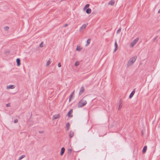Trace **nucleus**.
Returning <instances> with one entry per match:
<instances>
[{"label":"nucleus","instance_id":"obj_4","mask_svg":"<svg viewBox=\"0 0 160 160\" xmlns=\"http://www.w3.org/2000/svg\"><path fill=\"white\" fill-rule=\"evenodd\" d=\"M85 90L84 87L83 86L82 87L80 90L79 95V96L81 95L82 93L85 92Z\"/></svg>","mask_w":160,"mask_h":160},{"label":"nucleus","instance_id":"obj_1","mask_svg":"<svg viewBox=\"0 0 160 160\" xmlns=\"http://www.w3.org/2000/svg\"><path fill=\"white\" fill-rule=\"evenodd\" d=\"M87 104L86 100L82 98L80 101L78 102V108H82L85 106Z\"/></svg>","mask_w":160,"mask_h":160},{"label":"nucleus","instance_id":"obj_26","mask_svg":"<svg viewBox=\"0 0 160 160\" xmlns=\"http://www.w3.org/2000/svg\"><path fill=\"white\" fill-rule=\"evenodd\" d=\"M79 64V62L78 61H77L75 62V65L76 66H78Z\"/></svg>","mask_w":160,"mask_h":160},{"label":"nucleus","instance_id":"obj_7","mask_svg":"<svg viewBox=\"0 0 160 160\" xmlns=\"http://www.w3.org/2000/svg\"><path fill=\"white\" fill-rule=\"evenodd\" d=\"M73 111L72 109L70 110L69 112H68L67 114V116L69 117H72V115H71V114H72V112Z\"/></svg>","mask_w":160,"mask_h":160},{"label":"nucleus","instance_id":"obj_16","mask_svg":"<svg viewBox=\"0 0 160 160\" xmlns=\"http://www.w3.org/2000/svg\"><path fill=\"white\" fill-rule=\"evenodd\" d=\"M16 62H17V65L18 66H20V60L19 58H17L16 59Z\"/></svg>","mask_w":160,"mask_h":160},{"label":"nucleus","instance_id":"obj_21","mask_svg":"<svg viewBox=\"0 0 160 160\" xmlns=\"http://www.w3.org/2000/svg\"><path fill=\"white\" fill-rule=\"evenodd\" d=\"M91 42V39H88L87 41V44L86 45V46H87Z\"/></svg>","mask_w":160,"mask_h":160},{"label":"nucleus","instance_id":"obj_9","mask_svg":"<svg viewBox=\"0 0 160 160\" xmlns=\"http://www.w3.org/2000/svg\"><path fill=\"white\" fill-rule=\"evenodd\" d=\"M74 132L73 131H71L70 132L69 134V137L70 138H72L74 135Z\"/></svg>","mask_w":160,"mask_h":160},{"label":"nucleus","instance_id":"obj_25","mask_svg":"<svg viewBox=\"0 0 160 160\" xmlns=\"http://www.w3.org/2000/svg\"><path fill=\"white\" fill-rule=\"evenodd\" d=\"M72 152V150L71 149H69L68 150V153L70 154Z\"/></svg>","mask_w":160,"mask_h":160},{"label":"nucleus","instance_id":"obj_29","mask_svg":"<svg viewBox=\"0 0 160 160\" xmlns=\"http://www.w3.org/2000/svg\"><path fill=\"white\" fill-rule=\"evenodd\" d=\"M40 47L42 48L43 47V42H42L40 44Z\"/></svg>","mask_w":160,"mask_h":160},{"label":"nucleus","instance_id":"obj_34","mask_svg":"<svg viewBox=\"0 0 160 160\" xmlns=\"http://www.w3.org/2000/svg\"><path fill=\"white\" fill-rule=\"evenodd\" d=\"M160 12V9L158 11V13H159Z\"/></svg>","mask_w":160,"mask_h":160},{"label":"nucleus","instance_id":"obj_15","mask_svg":"<svg viewBox=\"0 0 160 160\" xmlns=\"http://www.w3.org/2000/svg\"><path fill=\"white\" fill-rule=\"evenodd\" d=\"M74 92H75L74 91H73L69 96V102L72 99V96L74 94Z\"/></svg>","mask_w":160,"mask_h":160},{"label":"nucleus","instance_id":"obj_33","mask_svg":"<svg viewBox=\"0 0 160 160\" xmlns=\"http://www.w3.org/2000/svg\"><path fill=\"white\" fill-rule=\"evenodd\" d=\"M68 26V24H65L64 25V27H66L67 26Z\"/></svg>","mask_w":160,"mask_h":160},{"label":"nucleus","instance_id":"obj_31","mask_svg":"<svg viewBox=\"0 0 160 160\" xmlns=\"http://www.w3.org/2000/svg\"><path fill=\"white\" fill-rule=\"evenodd\" d=\"M18 122V120L17 119H15L14 120V122L15 123H16Z\"/></svg>","mask_w":160,"mask_h":160},{"label":"nucleus","instance_id":"obj_12","mask_svg":"<svg viewBox=\"0 0 160 160\" xmlns=\"http://www.w3.org/2000/svg\"><path fill=\"white\" fill-rule=\"evenodd\" d=\"M60 116L59 114H55L53 116V119H56L59 118Z\"/></svg>","mask_w":160,"mask_h":160},{"label":"nucleus","instance_id":"obj_37","mask_svg":"<svg viewBox=\"0 0 160 160\" xmlns=\"http://www.w3.org/2000/svg\"><path fill=\"white\" fill-rule=\"evenodd\" d=\"M78 160H80V159H78Z\"/></svg>","mask_w":160,"mask_h":160},{"label":"nucleus","instance_id":"obj_11","mask_svg":"<svg viewBox=\"0 0 160 160\" xmlns=\"http://www.w3.org/2000/svg\"><path fill=\"white\" fill-rule=\"evenodd\" d=\"M115 49L114 50V52H116L118 49V45L116 41L115 42Z\"/></svg>","mask_w":160,"mask_h":160},{"label":"nucleus","instance_id":"obj_6","mask_svg":"<svg viewBox=\"0 0 160 160\" xmlns=\"http://www.w3.org/2000/svg\"><path fill=\"white\" fill-rule=\"evenodd\" d=\"M119 106L118 108V110H119L122 107V100H120L119 102Z\"/></svg>","mask_w":160,"mask_h":160},{"label":"nucleus","instance_id":"obj_2","mask_svg":"<svg viewBox=\"0 0 160 160\" xmlns=\"http://www.w3.org/2000/svg\"><path fill=\"white\" fill-rule=\"evenodd\" d=\"M137 56H135L130 58L127 63L128 66H130L132 65L136 60Z\"/></svg>","mask_w":160,"mask_h":160},{"label":"nucleus","instance_id":"obj_10","mask_svg":"<svg viewBox=\"0 0 160 160\" xmlns=\"http://www.w3.org/2000/svg\"><path fill=\"white\" fill-rule=\"evenodd\" d=\"M115 2L114 0H111L108 4V5H110L111 6H113L114 3Z\"/></svg>","mask_w":160,"mask_h":160},{"label":"nucleus","instance_id":"obj_13","mask_svg":"<svg viewBox=\"0 0 160 160\" xmlns=\"http://www.w3.org/2000/svg\"><path fill=\"white\" fill-rule=\"evenodd\" d=\"M15 88V86L14 85H10L7 87V89H13Z\"/></svg>","mask_w":160,"mask_h":160},{"label":"nucleus","instance_id":"obj_32","mask_svg":"<svg viewBox=\"0 0 160 160\" xmlns=\"http://www.w3.org/2000/svg\"><path fill=\"white\" fill-rule=\"evenodd\" d=\"M58 66L59 67H61V63L60 62L58 63Z\"/></svg>","mask_w":160,"mask_h":160},{"label":"nucleus","instance_id":"obj_8","mask_svg":"<svg viewBox=\"0 0 160 160\" xmlns=\"http://www.w3.org/2000/svg\"><path fill=\"white\" fill-rule=\"evenodd\" d=\"M135 89H134L132 91V92H131V93L130 94L129 96V98H131L133 97V95H134V93H135Z\"/></svg>","mask_w":160,"mask_h":160},{"label":"nucleus","instance_id":"obj_27","mask_svg":"<svg viewBox=\"0 0 160 160\" xmlns=\"http://www.w3.org/2000/svg\"><path fill=\"white\" fill-rule=\"evenodd\" d=\"M4 29L5 31H8L9 29V27L7 26L4 27Z\"/></svg>","mask_w":160,"mask_h":160},{"label":"nucleus","instance_id":"obj_18","mask_svg":"<svg viewBox=\"0 0 160 160\" xmlns=\"http://www.w3.org/2000/svg\"><path fill=\"white\" fill-rule=\"evenodd\" d=\"M86 12L87 13L89 14L91 12V10L90 8H88L86 11Z\"/></svg>","mask_w":160,"mask_h":160},{"label":"nucleus","instance_id":"obj_35","mask_svg":"<svg viewBox=\"0 0 160 160\" xmlns=\"http://www.w3.org/2000/svg\"><path fill=\"white\" fill-rule=\"evenodd\" d=\"M39 133H42V132H39Z\"/></svg>","mask_w":160,"mask_h":160},{"label":"nucleus","instance_id":"obj_5","mask_svg":"<svg viewBox=\"0 0 160 160\" xmlns=\"http://www.w3.org/2000/svg\"><path fill=\"white\" fill-rule=\"evenodd\" d=\"M88 24H83L80 29V32H83V30L86 28V26Z\"/></svg>","mask_w":160,"mask_h":160},{"label":"nucleus","instance_id":"obj_30","mask_svg":"<svg viewBox=\"0 0 160 160\" xmlns=\"http://www.w3.org/2000/svg\"><path fill=\"white\" fill-rule=\"evenodd\" d=\"M6 106L7 107H10V104L9 103H8V104H6Z\"/></svg>","mask_w":160,"mask_h":160},{"label":"nucleus","instance_id":"obj_3","mask_svg":"<svg viewBox=\"0 0 160 160\" xmlns=\"http://www.w3.org/2000/svg\"><path fill=\"white\" fill-rule=\"evenodd\" d=\"M139 38H137L135 39L133 41H132L130 45V47H133L134 45L138 42L139 40Z\"/></svg>","mask_w":160,"mask_h":160},{"label":"nucleus","instance_id":"obj_17","mask_svg":"<svg viewBox=\"0 0 160 160\" xmlns=\"http://www.w3.org/2000/svg\"><path fill=\"white\" fill-rule=\"evenodd\" d=\"M147 148V147L146 146H145L144 147V148L143 149V150H142V152L143 153H144L146 152Z\"/></svg>","mask_w":160,"mask_h":160},{"label":"nucleus","instance_id":"obj_14","mask_svg":"<svg viewBox=\"0 0 160 160\" xmlns=\"http://www.w3.org/2000/svg\"><path fill=\"white\" fill-rule=\"evenodd\" d=\"M65 151V149L64 147H62V148L60 152V155L61 156L63 154Z\"/></svg>","mask_w":160,"mask_h":160},{"label":"nucleus","instance_id":"obj_22","mask_svg":"<svg viewBox=\"0 0 160 160\" xmlns=\"http://www.w3.org/2000/svg\"><path fill=\"white\" fill-rule=\"evenodd\" d=\"M51 63V62L50 61V60H48L46 66H48Z\"/></svg>","mask_w":160,"mask_h":160},{"label":"nucleus","instance_id":"obj_20","mask_svg":"<svg viewBox=\"0 0 160 160\" xmlns=\"http://www.w3.org/2000/svg\"><path fill=\"white\" fill-rule=\"evenodd\" d=\"M69 127H70V124H69V123H67L66 125V127L67 128V130H68V129H69Z\"/></svg>","mask_w":160,"mask_h":160},{"label":"nucleus","instance_id":"obj_36","mask_svg":"<svg viewBox=\"0 0 160 160\" xmlns=\"http://www.w3.org/2000/svg\"><path fill=\"white\" fill-rule=\"evenodd\" d=\"M39 133H42V132H39Z\"/></svg>","mask_w":160,"mask_h":160},{"label":"nucleus","instance_id":"obj_23","mask_svg":"<svg viewBox=\"0 0 160 160\" xmlns=\"http://www.w3.org/2000/svg\"><path fill=\"white\" fill-rule=\"evenodd\" d=\"M25 157V155H22L19 157V158L18 160H21L23 158H24Z\"/></svg>","mask_w":160,"mask_h":160},{"label":"nucleus","instance_id":"obj_19","mask_svg":"<svg viewBox=\"0 0 160 160\" xmlns=\"http://www.w3.org/2000/svg\"><path fill=\"white\" fill-rule=\"evenodd\" d=\"M82 49V48H81L80 46H77L76 48V50L80 51Z\"/></svg>","mask_w":160,"mask_h":160},{"label":"nucleus","instance_id":"obj_28","mask_svg":"<svg viewBox=\"0 0 160 160\" xmlns=\"http://www.w3.org/2000/svg\"><path fill=\"white\" fill-rule=\"evenodd\" d=\"M121 31V28H119L117 31V33H119Z\"/></svg>","mask_w":160,"mask_h":160},{"label":"nucleus","instance_id":"obj_24","mask_svg":"<svg viewBox=\"0 0 160 160\" xmlns=\"http://www.w3.org/2000/svg\"><path fill=\"white\" fill-rule=\"evenodd\" d=\"M89 4H86V5L84 7V8L83 9H84V10H85V9H86V8H88V7H89Z\"/></svg>","mask_w":160,"mask_h":160}]
</instances>
